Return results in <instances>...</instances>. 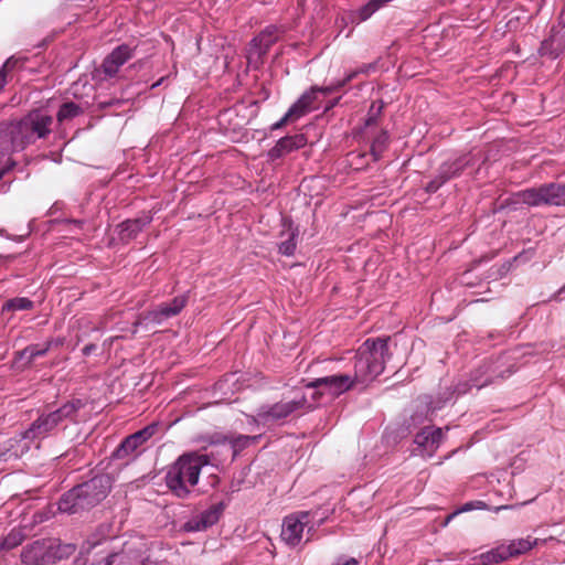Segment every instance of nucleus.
I'll list each match as a JSON object with an SVG mask.
<instances>
[{
  "label": "nucleus",
  "mask_w": 565,
  "mask_h": 565,
  "mask_svg": "<svg viewBox=\"0 0 565 565\" xmlns=\"http://www.w3.org/2000/svg\"><path fill=\"white\" fill-rule=\"evenodd\" d=\"M388 340L390 338L365 340L354 355L352 372L315 379L307 387L320 390L316 393L318 395L326 393L338 397L354 388L356 384L375 379L384 371L385 363L391 356Z\"/></svg>",
  "instance_id": "f257e3e1"
},
{
  "label": "nucleus",
  "mask_w": 565,
  "mask_h": 565,
  "mask_svg": "<svg viewBox=\"0 0 565 565\" xmlns=\"http://www.w3.org/2000/svg\"><path fill=\"white\" fill-rule=\"evenodd\" d=\"M209 463L207 455L183 454L169 467L166 473L168 489L180 499L188 498L199 482L202 468Z\"/></svg>",
  "instance_id": "f03ea898"
},
{
  "label": "nucleus",
  "mask_w": 565,
  "mask_h": 565,
  "mask_svg": "<svg viewBox=\"0 0 565 565\" xmlns=\"http://www.w3.org/2000/svg\"><path fill=\"white\" fill-rule=\"evenodd\" d=\"M109 491V479L97 476L67 491L58 502V510L65 513H77L88 510L104 500Z\"/></svg>",
  "instance_id": "7ed1b4c3"
},
{
  "label": "nucleus",
  "mask_w": 565,
  "mask_h": 565,
  "mask_svg": "<svg viewBox=\"0 0 565 565\" xmlns=\"http://www.w3.org/2000/svg\"><path fill=\"white\" fill-rule=\"evenodd\" d=\"M84 407L81 399H72L64 403L60 408L47 414L40 415L31 426L21 434L25 440L43 439L52 434L64 420H75L77 412Z\"/></svg>",
  "instance_id": "20e7f679"
},
{
  "label": "nucleus",
  "mask_w": 565,
  "mask_h": 565,
  "mask_svg": "<svg viewBox=\"0 0 565 565\" xmlns=\"http://www.w3.org/2000/svg\"><path fill=\"white\" fill-rule=\"evenodd\" d=\"M13 124L15 132L19 135V145L26 148L35 143L36 140L46 139L51 135L54 119L44 110L34 109Z\"/></svg>",
  "instance_id": "39448f33"
},
{
  "label": "nucleus",
  "mask_w": 565,
  "mask_h": 565,
  "mask_svg": "<svg viewBox=\"0 0 565 565\" xmlns=\"http://www.w3.org/2000/svg\"><path fill=\"white\" fill-rule=\"evenodd\" d=\"M518 202L529 206H564L565 205V183L551 182L540 186L529 188L519 191L516 194Z\"/></svg>",
  "instance_id": "423d86ee"
},
{
  "label": "nucleus",
  "mask_w": 565,
  "mask_h": 565,
  "mask_svg": "<svg viewBox=\"0 0 565 565\" xmlns=\"http://www.w3.org/2000/svg\"><path fill=\"white\" fill-rule=\"evenodd\" d=\"M537 539H531L527 536L525 539L512 540L508 544H500L497 547L482 553L479 556L480 564H498L507 559L518 557L531 551L537 544Z\"/></svg>",
  "instance_id": "0eeeda50"
},
{
  "label": "nucleus",
  "mask_w": 565,
  "mask_h": 565,
  "mask_svg": "<svg viewBox=\"0 0 565 565\" xmlns=\"http://www.w3.org/2000/svg\"><path fill=\"white\" fill-rule=\"evenodd\" d=\"M305 396L292 401H280L273 405H262L256 413V418L264 425L276 424L291 416L306 404Z\"/></svg>",
  "instance_id": "6e6552de"
},
{
  "label": "nucleus",
  "mask_w": 565,
  "mask_h": 565,
  "mask_svg": "<svg viewBox=\"0 0 565 565\" xmlns=\"http://www.w3.org/2000/svg\"><path fill=\"white\" fill-rule=\"evenodd\" d=\"M310 513L300 511L287 515L282 521L281 540L289 546H297L302 540L305 527L308 526Z\"/></svg>",
  "instance_id": "1a4fd4ad"
},
{
  "label": "nucleus",
  "mask_w": 565,
  "mask_h": 565,
  "mask_svg": "<svg viewBox=\"0 0 565 565\" xmlns=\"http://www.w3.org/2000/svg\"><path fill=\"white\" fill-rule=\"evenodd\" d=\"M134 56V49L128 44L115 47L103 61L102 70L106 76H115L119 68Z\"/></svg>",
  "instance_id": "9d476101"
},
{
  "label": "nucleus",
  "mask_w": 565,
  "mask_h": 565,
  "mask_svg": "<svg viewBox=\"0 0 565 565\" xmlns=\"http://www.w3.org/2000/svg\"><path fill=\"white\" fill-rule=\"evenodd\" d=\"M223 511L224 504L222 502L213 504L196 518L188 521L183 527L188 532L204 531L214 525L220 520Z\"/></svg>",
  "instance_id": "9b49d317"
},
{
  "label": "nucleus",
  "mask_w": 565,
  "mask_h": 565,
  "mask_svg": "<svg viewBox=\"0 0 565 565\" xmlns=\"http://www.w3.org/2000/svg\"><path fill=\"white\" fill-rule=\"evenodd\" d=\"M441 428L425 427L415 436L414 443L422 449V455L431 457L444 439Z\"/></svg>",
  "instance_id": "f8f14e48"
},
{
  "label": "nucleus",
  "mask_w": 565,
  "mask_h": 565,
  "mask_svg": "<svg viewBox=\"0 0 565 565\" xmlns=\"http://www.w3.org/2000/svg\"><path fill=\"white\" fill-rule=\"evenodd\" d=\"M188 302V297L182 295L173 298L170 302L161 303L157 309L145 315L143 319L154 323H161L164 319L174 317L181 312Z\"/></svg>",
  "instance_id": "ddd939ff"
},
{
  "label": "nucleus",
  "mask_w": 565,
  "mask_h": 565,
  "mask_svg": "<svg viewBox=\"0 0 565 565\" xmlns=\"http://www.w3.org/2000/svg\"><path fill=\"white\" fill-rule=\"evenodd\" d=\"M50 548L49 540L35 541L23 548L21 559L29 565L50 564Z\"/></svg>",
  "instance_id": "4468645a"
},
{
  "label": "nucleus",
  "mask_w": 565,
  "mask_h": 565,
  "mask_svg": "<svg viewBox=\"0 0 565 565\" xmlns=\"http://www.w3.org/2000/svg\"><path fill=\"white\" fill-rule=\"evenodd\" d=\"M306 145L307 137L303 134L282 137L268 151V158L270 160L280 159L295 150L303 148Z\"/></svg>",
  "instance_id": "2eb2a0df"
},
{
  "label": "nucleus",
  "mask_w": 565,
  "mask_h": 565,
  "mask_svg": "<svg viewBox=\"0 0 565 565\" xmlns=\"http://www.w3.org/2000/svg\"><path fill=\"white\" fill-rule=\"evenodd\" d=\"M280 30L276 25H269L263 30L250 42V54H256L263 57L267 54L269 49L278 41Z\"/></svg>",
  "instance_id": "dca6fc26"
},
{
  "label": "nucleus",
  "mask_w": 565,
  "mask_h": 565,
  "mask_svg": "<svg viewBox=\"0 0 565 565\" xmlns=\"http://www.w3.org/2000/svg\"><path fill=\"white\" fill-rule=\"evenodd\" d=\"M15 130L13 121L0 125V153L2 156L25 149L23 145H19V135Z\"/></svg>",
  "instance_id": "f3484780"
},
{
  "label": "nucleus",
  "mask_w": 565,
  "mask_h": 565,
  "mask_svg": "<svg viewBox=\"0 0 565 565\" xmlns=\"http://www.w3.org/2000/svg\"><path fill=\"white\" fill-rule=\"evenodd\" d=\"M150 222L151 217L148 215L121 222L118 225L119 239L124 243L130 242L131 239L136 238L137 235L143 230V227Z\"/></svg>",
  "instance_id": "a211bd4d"
},
{
  "label": "nucleus",
  "mask_w": 565,
  "mask_h": 565,
  "mask_svg": "<svg viewBox=\"0 0 565 565\" xmlns=\"http://www.w3.org/2000/svg\"><path fill=\"white\" fill-rule=\"evenodd\" d=\"M315 90L305 92L288 109L296 120L318 108Z\"/></svg>",
  "instance_id": "6ab92c4d"
},
{
  "label": "nucleus",
  "mask_w": 565,
  "mask_h": 565,
  "mask_svg": "<svg viewBox=\"0 0 565 565\" xmlns=\"http://www.w3.org/2000/svg\"><path fill=\"white\" fill-rule=\"evenodd\" d=\"M145 444V441L139 437L137 431L126 437L118 448L114 451V457L116 459H126L130 456H138V449Z\"/></svg>",
  "instance_id": "aec40b11"
},
{
  "label": "nucleus",
  "mask_w": 565,
  "mask_h": 565,
  "mask_svg": "<svg viewBox=\"0 0 565 565\" xmlns=\"http://www.w3.org/2000/svg\"><path fill=\"white\" fill-rule=\"evenodd\" d=\"M565 50V43L563 38L558 36V32L553 28L551 30V35L548 39L544 40L540 46V54L542 56H548L551 58H556L559 54Z\"/></svg>",
  "instance_id": "412c9836"
},
{
  "label": "nucleus",
  "mask_w": 565,
  "mask_h": 565,
  "mask_svg": "<svg viewBox=\"0 0 565 565\" xmlns=\"http://www.w3.org/2000/svg\"><path fill=\"white\" fill-rule=\"evenodd\" d=\"M470 160L463 156L452 161H446L440 164L438 172L444 178V180L449 181L452 178L459 177L466 167L469 166Z\"/></svg>",
  "instance_id": "4be33fe9"
},
{
  "label": "nucleus",
  "mask_w": 565,
  "mask_h": 565,
  "mask_svg": "<svg viewBox=\"0 0 565 565\" xmlns=\"http://www.w3.org/2000/svg\"><path fill=\"white\" fill-rule=\"evenodd\" d=\"M53 341H46L43 344H31L21 351L15 352V360H23V354H28L26 365H31L32 362L40 356H44L51 349Z\"/></svg>",
  "instance_id": "5701e85b"
},
{
  "label": "nucleus",
  "mask_w": 565,
  "mask_h": 565,
  "mask_svg": "<svg viewBox=\"0 0 565 565\" xmlns=\"http://www.w3.org/2000/svg\"><path fill=\"white\" fill-rule=\"evenodd\" d=\"M51 547L50 548V563H55L56 561H61L64 558H68L74 554L76 547L74 544H62L56 540H49Z\"/></svg>",
  "instance_id": "b1692460"
},
{
  "label": "nucleus",
  "mask_w": 565,
  "mask_h": 565,
  "mask_svg": "<svg viewBox=\"0 0 565 565\" xmlns=\"http://www.w3.org/2000/svg\"><path fill=\"white\" fill-rule=\"evenodd\" d=\"M388 134L384 130L380 131L373 139L371 145V154L374 161H377L382 158V154L387 149L388 146Z\"/></svg>",
  "instance_id": "393cba45"
},
{
  "label": "nucleus",
  "mask_w": 565,
  "mask_h": 565,
  "mask_svg": "<svg viewBox=\"0 0 565 565\" xmlns=\"http://www.w3.org/2000/svg\"><path fill=\"white\" fill-rule=\"evenodd\" d=\"M34 303L26 297H17L9 299L2 306V311L32 310Z\"/></svg>",
  "instance_id": "a878e982"
},
{
  "label": "nucleus",
  "mask_w": 565,
  "mask_h": 565,
  "mask_svg": "<svg viewBox=\"0 0 565 565\" xmlns=\"http://www.w3.org/2000/svg\"><path fill=\"white\" fill-rule=\"evenodd\" d=\"M81 107L73 102L64 103L57 111V120L60 122L72 119L79 115Z\"/></svg>",
  "instance_id": "bb28decb"
},
{
  "label": "nucleus",
  "mask_w": 565,
  "mask_h": 565,
  "mask_svg": "<svg viewBox=\"0 0 565 565\" xmlns=\"http://www.w3.org/2000/svg\"><path fill=\"white\" fill-rule=\"evenodd\" d=\"M295 249H296V234L295 233H289L288 234V238L282 241L279 244V252L282 255L291 256V255H294Z\"/></svg>",
  "instance_id": "cd10ccee"
},
{
  "label": "nucleus",
  "mask_w": 565,
  "mask_h": 565,
  "mask_svg": "<svg viewBox=\"0 0 565 565\" xmlns=\"http://www.w3.org/2000/svg\"><path fill=\"white\" fill-rule=\"evenodd\" d=\"M255 439H256V437L239 435L232 439V445L235 448V450L243 449V448L247 447Z\"/></svg>",
  "instance_id": "c85d7f7f"
},
{
  "label": "nucleus",
  "mask_w": 565,
  "mask_h": 565,
  "mask_svg": "<svg viewBox=\"0 0 565 565\" xmlns=\"http://www.w3.org/2000/svg\"><path fill=\"white\" fill-rule=\"evenodd\" d=\"M446 183V180L440 175L439 172H437V175L427 183L425 190L428 193H435L437 192L444 184Z\"/></svg>",
  "instance_id": "c756f323"
},
{
  "label": "nucleus",
  "mask_w": 565,
  "mask_h": 565,
  "mask_svg": "<svg viewBox=\"0 0 565 565\" xmlns=\"http://www.w3.org/2000/svg\"><path fill=\"white\" fill-rule=\"evenodd\" d=\"M341 88H342V85H340V81L332 85H329V86L320 87V86L315 85V86L310 87L311 90H315V94L317 96H318V93H322L324 95H330L334 92H338Z\"/></svg>",
  "instance_id": "7c9ffc66"
},
{
  "label": "nucleus",
  "mask_w": 565,
  "mask_h": 565,
  "mask_svg": "<svg viewBox=\"0 0 565 565\" xmlns=\"http://www.w3.org/2000/svg\"><path fill=\"white\" fill-rule=\"evenodd\" d=\"M158 430L157 424H150L146 426L145 428L137 431L139 437L146 443L148 439H150Z\"/></svg>",
  "instance_id": "2f4dec72"
},
{
  "label": "nucleus",
  "mask_w": 565,
  "mask_h": 565,
  "mask_svg": "<svg viewBox=\"0 0 565 565\" xmlns=\"http://www.w3.org/2000/svg\"><path fill=\"white\" fill-rule=\"evenodd\" d=\"M371 66H364L361 70L353 71L349 73L342 81H340V85L344 87L347 84H349L351 81H353L360 73H366Z\"/></svg>",
  "instance_id": "473e14b6"
},
{
  "label": "nucleus",
  "mask_w": 565,
  "mask_h": 565,
  "mask_svg": "<svg viewBox=\"0 0 565 565\" xmlns=\"http://www.w3.org/2000/svg\"><path fill=\"white\" fill-rule=\"evenodd\" d=\"M289 121H296V119L294 118V116L290 114V111L288 110L285 116L277 122H275L273 126H271V130H277V129H280L282 128L287 122Z\"/></svg>",
  "instance_id": "72a5a7b5"
},
{
  "label": "nucleus",
  "mask_w": 565,
  "mask_h": 565,
  "mask_svg": "<svg viewBox=\"0 0 565 565\" xmlns=\"http://www.w3.org/2000/svg\"><path fill=\"white\" fill-rule=\"evenodd\" d=\"M332 565H359V559L355 557L339 556Z\"/></svg>",
  "instance_id": "f704fd0d"
},
{
  "label": "nucleus",
  "mask_w": 565,
  "mask_h": 565,
  "mask_svg": "<svg viewBox=\"0 0 565 565\" xmlns=\"http://www.w3.org/2000/svg\"><path fill=\"white\" fill-rule=\"evenodd\" d=\"M12 61L4 62L2 67L0 68V92L3 89V87L7 84V68L11 65Z\"/></svg>",
  "instance_id": "c9c22d12"
},
{
  "label": "nucleus",
  "mask_w": 565,
  "mask_h": 565,
  "mask_svg": "<svg viewBox=\"0 0 565 565\" xmlns=\"http://www.w3.org/2000/svg\"><path fill=\"white\" fill-rule=\"evenodd\" d=\"M18 545V542L15 541L14 536L12 534H10L8 537L4 539V542H3V547L4 548H13L14 546Z\"/></svg>",
  "instance_id": "e433bc0d"
},
{
  "label": "nucleus",
  "mask_w": 565,
  "mask_h": 565,
  "mask_svg": "<svg viewBox=\"0 0 565 565\" xmlns=\"http://www.w3.org/2000/svg\"><path fill=\"white\" fill-rule=\"evenodd\" d=\"M96 349V345L95 344H87L83 348V354L84 355H89L94 350Z\"/></svg>",
  "instance_id": "4c0bfd02"
},
{
  "label": "nucleus",
  "mask_w": 565,
  "mask_h": 565,
  "mask_svg": "<svg viewBox=\"0 0 565 565\" xmlns=\"http://www.w3.org/2000/svg\"><path fill=\"white\" fill-rule=\"evenodd\" d=\"M9 61H12V62H11V65L7 68V72L12 70L18 64V60H14L13 57L8 58L6 62H9Z\"/></svg>",
  "instance_id": "58836bf2"
},
{
  "label": "nucleus",
  "mask_w": 565,
  "mask_h": 565,
  "mask_svg": "<svg viewBox=\"0 0 565 565\" xmlns=\"http://www.w3.org/2000/svg\"><path fill=\"white\" fill-rule=\"evenodd\" d=\"M458 512H455L452 514H449L446 519V523H448Z\"/></svg>",
  "instance_id": "ea45409f"
},
{
  "label": "nucleus",
  "mask_w": 565,
  "mask_h": 565,
  "mask_svg": "<svg viewBox=\"0 0 565 565\" xmlns=\"http://www.w3.org/2000/svg\"><path fill=\"white\" fill-rule=\"evenodd\" d=\"M72 223H73V224H75V225H76V226H78V227H81V226H82V224H83V222H82V221H76V220L72 221Z\"/></svg>",
  "instance_id": "a19ab883"
},
{
  "label": "nucleus",
  "mask_w": 565,
  "mask_h": 565,
  "mask_svg": "<svg viewBox=\"0 0 565 565\" xmlns=\"http://www.w3.org/2000/svg\"><path fill=\"white\" fill-rule=\"evenodd\" d=\"M491 382H492L491 380H489V381L487 380V381H484L483 383H481V384L479 385V387H481V386H483V385H487V384H489V383H491Z\"/></svg>",
  "instance_id": "79ce46f5"
},
{
  "label": "nucleus",
  "mask_w": 565,
  "mask_h": 565,
  "mask_svg": "<svg viewBox=\"0 0 565 565\" xmlns=\"http://www.w3.org/2000/svg\"><path fill=\"white\" fill-rule=\"evenodd\" d=\"M313 526H308L307 533L309 534L312 531Z\"/></svg>",
  "instance_id": "37998d69"
},
{
  "label": "nucleus",
  "mask_w": 565,
  "mask_h": 565,
  "mask_svg": "<svg viewBox=\"0 0 565 565\" xmlns=\"http://www.w3.org/2000/svg\"><path fill=\"white\" fill-rule=\"evenodd\" d=\"M4 171L0 170V180L2 179Z\"/></svg>",
  "instance_id": "c03bdc74"
},
{
  "label": "nucleus",
  "mask_w": 565,
  "mask_h": 565,
  "mask_svg": "<svg viewBox=\"0 0 565 565\" xmlns=\"http://www.w3.org/2000/svg\"><path fill=\"white\" fill-rule=\"evenodd\" d=\"M23 359L28 360V354H23ZM28 361H25L26 363Z\"/></svg>",
  "instance_id": "a18cd8bd"
},
{
  "label": "nucleus",
  "mask_w": 565,
  "mask_h": 565,
  "mask_svg": "<svg viewBox=\"0 0 565 565\" xmlns=\"http://www.w3.org/2000/svg\"><path fill=\"white\" fill-rule=\"evenodd\" d=\"M149 564H150L149 562H147V563H145V562H143V563H142V565H149Z\"/></svg>",
  "instance_id": "49530a36"
},
{
  "label": "nucleus",
  "mask_w": 565,
  "mask_h": 565,
  "mask_svg": "<svg viewBox=\"0 0 565 565\" xmlns=\"http://www.w3.org/2000/svg\"><path fill=\"white\" fill-rule=\"evenodd\" d=\"M562 291H565V286L562 288Z\"/></svg>",
  "instance_id": "de8ad7c7"
}]
</instances>
